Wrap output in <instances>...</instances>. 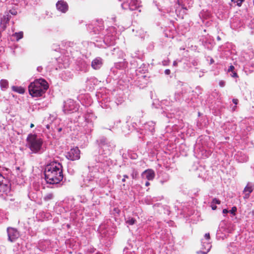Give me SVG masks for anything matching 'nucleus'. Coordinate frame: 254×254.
<instances>
[{"mask_svg":"<svg viewBox=\"0 0 254 254\" xmlns=\"http://www.w3.org/2000/svg\"><path fill=\"white\" fill-rule=\"evenodd\" d=\"M201 250L197 252V254H207L208 252L210 251L211 245L209 242L204 241V240H201Z\"/></svg>","mask_w":254,"mask_h":254,"instance_id":"nucleus-10","label":"nucleus"},{"mask_svg":"<svg viewBox=\"0 0 254 254\" xmlns=\"http://www.w3.org/2000/svg\"><path fill=\"white\" fill-rule=\"evenodd\" d=\"M37 70L39 72H41L42 70V67L41 66H38L37 68Z\"/></svg>","mask_w":254,"mask_h":254,"instance_id":"nucleus-43","label":"nucleus"},{"mask_svg":"<svg viewBox=\"0 0 254 254\" xmlns=\"http://www.w3.org/2000/svg\"><path fill=\"white\" fill-rule=\"evenodd\" d=\"M237 211V208L235 206H234L232 208L231 210H230L229 212H230L232 214L235 215V212Z\"/></svg>","mask_w":254,"mask_h":254,"instance_id":"nucleus-32","label":"nucleus"},{"mask_svg":"<svg viewBox=\"0 0 254 254\" xmlns=\"http://www.w3.org/2000/svg\"><path fill=\"white\" fill-rule=\"evenodd\" d=\"M204 238L205 239V240H204V241H206L208 242L210 239L209 233H206L204 235Z\"/></svg>","mask_w":254,"mask_h":254,"instance_id":"nucleus-35","label":"nucleus"},{"mask_svg":"<svg viewBox=\"0 0 254 254\" xmlns=\"http://www.w3.org/2000/svg\"><path fill=\"white\" fill-rule=\"evenodd\" d=\"M167 102V100H166V101H164V104H166V102Z\"/></svg>","mask_w":254,"mask_h":254,"instance_id":"nucleus-59","label":"nucleus"},{"mask_svg":"<svg viewBox=\"0 0 254 254\" xmlns=\"http://www.w3.org/2000/svg\"><path fill=\"white\" fill-rule=\"evenodd\" d=\"M128 176L127 175H124L123 176V178L122 180V182H125L126 179H128Z\"/></svg>","mask_w":254,"mask_h":254,"instance_id":"nucleus-38","label":"nucleus"},{"mask_svg":"<svg viewBox=\"0 0 254 254\" xmlns=\"http://www.w3.org/2000/svg\"><path fill=\"white\" fill-rule=\"evenodd\" d=\"M140 6V1L138 0H126V1L122 4L123 8L125 9H129L131 11L137 9Z\"/></svg>","mask_w":254,"mask_h":254,"instance_id":"nucleus-7","label":"nucleus"},{"mask_svg":"<svg viewBox=\"0 0 254 254\" xmlns=\"http://www.w3.org/2000/svg\"><path fill=\"white\" fill-rule=\"evenodd\" d=\"M103 65V60L97 57L93 60L91 63V66L94 69H99Z\"/></svg>","mask_w":254,"mask_h":254,"instance_id":"nucleus-12","label":"nucleus"},{"mask_svg":"<svg viewBox=\"0 0 254 254\" xmlns=\"http://www.w3.org/2000/svg\"><path fill=\"white\" fill-rule=\"evenodd\" d=\"M131 176L132 179H137L138 176V172L135 169H133L131 174Z\"/></svg>","mask_w":254,"mask_h":254,"instance_id":"nucleus-25","label":"nucleus"},{"mask_svg":"<svg viewBox=\"0 0 254 254\" xmlns=\"http://www.w3.org/2000/svg\"><path fill=\"white\" fill-rule=\"evenodd\" d=\"M164 179H160V182L161 184H163L169 180V176L167 174L164 175Z\"/></svg>","mask_w":254,"mask_h":254,"instance_id":"nucleus-26","label":"nucleus"},{"mask_svg":"<svg viewBox=\"0 0 254 254\" xmlns=\"http://www.w3.org/2000/svg\"><path fill=\"white\" fill-rule=\"evenodd\" d=\"M177 64H178V63H177V61H174V62H173V66H177Z\"/></svg>","mask_w":254,"mask_h":254,"instance_id":"nucleus-47","label":"nucleus"},{"mask_svg":"<svg viewBox=\"0 0 254 254\" xmlns=\"http://www.w3.org/2000/svg\"><path fill=\"white\" fill-rule=\"evenodd\" d=\"M12 90L14 91H15L16 92H18L20 94H23L25 92V89L21 87H18V86H12Z\"/></svg>","mask_w":254,"mask_h":254,"instance_id":"nucleus-21","label":"nucleus"},{"mask_svg":"<svg viewBox=\"0 0 254 254\" xmlns=\"http://www.w3.org/2000/svg\"><path fill=\"white\" fill-rule=\"evenodd\" d=\"M54 198V194L52 193H48L44 196V200L45 201H49Z\"/></svg>","mask_w":254,"mask_h":254,"instance_id":"nucleus-24","label":"nucleus"},{"mask_svg":"<svg viewBox=\"0 0 254 254\" xmlns=\"http://www.w3.org/2000/svg\"><path fill=\"white\" fill-rule=\"evenodd\" d=\"M164 73L166 75H169L171 73V71L169 69H167L165 70Z\"/></svg>","mask_w":254,"mask_h":254,"instance_id":"nucleus-40","label":"nucleus"},{"mask_svg":"<svg viewBox=\"0 0 254 254\" xmlns=\"http://www.w3.org/2000/svg\"><path fill=\"white\" fill-rule=\"evenodd\" d=\"M103 29V26L102 25L99 26V29H97V31H101V30Z\"/></svg>","mask_w":254,"mask_h":254,"instance_id":"nucleus-46","label":"nucleus"},{"mask_svg":"<svg viewBox=\"0 0 254 254\" xmlns=\"http://www.w3.org/2000/svg\"><path fill=\"white\" fill-rule=\"evenodd\" d=\"M48 87L47 82L44 79L40 78L31 82L28 86V89L32 96L39 97L45 93Z\"/></svg>","mask_w":254,"mask_h":254,"instance_id":"nucleus-3","label":"nucleus"},{"mask_svg":"<svg viewBox=\"0 0 254 254\" xmlns=\"http://www.w3.org/2000/svg\"><path fill=\"white\" fill-rule=\"evenodd\" d=\"M2 179H1V181H0V192H6L9 190V186L4 184L2 180Z\"/></svg>","mask_w":254,"mask_h":254,"instance_id":"nucleus-16","label":"nucleus"},{"mask_svg":"<svg viewBox=\"0 0 254 254\" xmlns=\"http://www.w3.org/2000/svg\"><path fill=\"white\" fill-rule=\"evenodd\" d=\"M232 101H233V103L235 105H237V104H238V99H233V100H232Z\"/></svg>","mask_w":254,"mask_h":254,"instance_id":"nucleus-41","label":"nucleus"},{"mask_svg":"<svg viewBox=\"0 0 254 254\" xmlns=\"http://www.w3.org/2000/svg\"><path fill=\"white\" fill-rule=\"evenodd\" d=\"M46 128H47V129H50V125H49V124L47 125H46Z\"/></svg>","mask_w":254,"mask_h":254,"instance_id":"nucleus-51","label":"nucleus"},{"mask_svg":"<svg viewBox=\"0 0 254 254\" xmlns=\"http://www.w3.org/2000/svg\"><path fill=\"white\" fill-rule=\"evenodd\" d=\"M27 146L34 153H38L42 148V139L35 134H29L26 139Z\"/></svg>","mask_w":254,"mask_h":254,"instance_id":"nucleus-4","label":"nucleus"},{"mask_svg":"<svg viewBox=\"0 0 254 254\" xmlns=\"http://www.w3.org/2000/svg\"><path fill=\"white\" fill-rule=\"evenodd\" d=\"M8 239L11 242H15L19 237V232L17 230L12 228L7 229Z\"/></svg>","mask_w":254,"mask_h":254,"instance_id":"nucleus-9","label":"nucleus"},{"mask_svg":"<svg viewBox=\"0 0 254 254\" xmlns=\"http://www.w3.org/2000/svg\"><path fill=\"white\" fill-rule=\"evenodd\" d=\"M140 37H141V38L143 37L144 36V33L143 32L142 33H141V34H140Z\"/></svg>","mask_w":254,"mask_h":254,"instance_id":"nucleus-53","label":"nucleus"},{"mask_svg":"<svg viewBox=\"0 0 254 254\" xmlns=\"http://www.w3.org/2000/svg\"><path fill=\"white\" fill-rule=\"evenodd\" d=\"M155 123L153 121H149L144 124V128L145 130L153 133L155 131Z\"/></svg>","mask_w":254,"mask_h":254,"instance_id":"nucleus-14","label":"nucleus"},{"mask_svg":"<svg viewBox=\"0 0 254 254\" xmlns=\"http://www.w3.org/2000/svg\"><path fill=\"white\" fill-rule=\"evenodd\" d=\"M181 96V93L180 92L175 93L172 96H170L169 100L171 102H174L177 101H179Z\"/></svg>","mask_w":254,"mask_h":254,"instance_id":"nucleus-17","label":"nucleus"},{"mask_svg":"<svg viewBox=\"0 0 254 254\" xmlns=\"http://www.w3.org/2000/svg\"><path fill=\"white\" fill-rule=\"evenodd\" d=\"M93 32L95 33V34H97L98 33V32H96V28H94Z\"/></svg>","mask_w":254,"mask_h":254,"instance_id":"nucleus-52","label":"nucleus"},{"mask_svg":"<svg viewBox=\"0 0 254 254\" xmlns=\"http://www.w3.org/2000/svg\"><path fill=\"white\" fill-rule=\"evenodd\" d=\"M236 108H237V106H236V105H235V106H234L233 107V108H232V111H234L236 110Z\"/></svg>","mask_w":254,"mask_h":254,"instance_id":"nucleus-50","label":"nucleus"},{"mask_svg":"<svg viewBox=\"0 0 254 254\" xmlns=\"http://www.w3.org/2000/svg\"><path fill=\"white\" fill-rule=\"evenodd\" d=\"M56 129L57 130V131H58V132H61V131L62 130L63 128H62V127H57V128H56Z\"/></svg>","mask_w":254,"mask_h":254,"instance_id":"nucleus-45","label":"nucleus"},{"mask_svg":"<svg viewBox=\"0 0 254 254\" xmlns=\"http://www.w3.org/2000/svg\"><path fill=\"white\" fill-rule=\"evenodd\" d=\"M135 221H136L135 219L132 217H129L126 218V223H127L130 225H133L135 223Z\"/></svg>","mask_w":254,"mask_h":254,"instance_id":"nucleus-23","label":"nucleus"},{"mask_svg":"<svg viewBox=\"0 0 254 254\" xmlns=\"http://www.w3.org/2000/svg\"><path fill=\"white\" fill-rule=\"evenodd\" d=\"M253 57H254V54L253 53H252L251 54V55H250V56H249V58H248L247 54H245V55H244V58L245 59L246 61H249L250 60L252 59L253 58Z\"/></svg>","mask_w":254,"mask_h":254,"instance_id":"nucleus-28","label":"nucleus"},{"mask_svg":"<svg viewBox=\"0 0 254 254\" xmlns=\"http://www.w3.org/2000/svg\"><path fill=\"white\" fill-rule=\"evenodd\" d=\"M1 179H3V176L0 174V181H1Z\"/></svg>","mask_w":254,"mask_h":254,"instance_id":"nucleus-54","label":"nucleus"},{"mask_svg":"<svg viewBox=\"0 0 254 254\" xmlns=\"http://www.w3.org/2000/svg\"><path fill=\"white\" fill-rule=\"evenodd\" d=\"M104 41L105 43L109 46H111L114 44V38L113 37H110L109 35L105 37Z\"/></svg>","mask_w":254,"mask_h":254,"instance_id":"nucleus-18","label":"nucleus"},{"mask_svg":"<svg viewBox=\"0 0 254 254\" xmlns=\"http://www.w3.org/2000/svg\"><path fill=\"white\" fill-rule=\"evenodd\" d=\"M99 147L104 154H109L115 148L116 145L114 141H109L106 137L102 136L97 140Z\"/></svg>","mask_w":254,"mask_h":254,"instance_id":"nucleus-5","label":"nucleus"},{"mask_svg":"<svg viewBox=\"0 0 254 254\" xmlns=\"http://www.w3.org/2000/svg\"><path fill=\"white\" fill-rule=\"evenodd\" d=\"M169 64V61L168 60H164L162 61V64L163 65H167Z\"/></svg>","mask_w":254,"mask_h":254,"instance_id":"nucleus-39","label":"nucleus"},{"mask_svg":"<svg viewBox=\"0 0 254 254\" xmlns=\"http://www.w3.org/2000/svg\"><path fill=\"white\" fill-rule=\"evenodd\" d=\"M112 19H113V21H115V17H112Z\"/></svg>","mask_w":254,"mask_h":254,"instance_id":"nucleus-57","label":"nucleus"},{"mask_svg":"<svg viewBox=\"0 0 254 254\" xmlns=\"http://www.w3.org/2000/svg\"><path fill=\"white\" fill-rule=\"evenodd\" d=\"M80 151L77 147L71 148L66 155V157L68 160L75 161L79 159Z\"/></svg>","mask_w":254,"mask_h":254,"instance_id":"nucleus-8","label":"nucleus"},{"mask_svg":"<svg viewBox=\"0 0 254 254\" xmlns=\"http://www.w3.org/2000/svg\"><path fill=\"white\" fill-rule=\"evenodd\" d=\"M56 7L59 11L63 13L66 12L68 8L67 3L64 0H59L56 4Z\"/></svg>","mask_w":254,"mask_h":254,"instance_id":"nucleus-11","label":"nucleus"},{"mask_svg":"<svg viewBox=\"0 0 254 254\" xmlns=\"http://www.w3.org/2000/svg\"><path fill=\"white\" fill-rule=\"evenodd\" d=\"M249 26L251 28L253 29L254 28V17L252 18L251 19L250 21V22H248Z\"/></svg>","mask_w":254,"mask_h":254,"instance_id":"nucleus-27","label":"nucleus"},{"mask_svg":"<svg viewBox=\"0 0 254 254\" xmlns=\"http://www.w3.org/2000/svg\"><path fill=\"white\" fill-rule=\"evenodd\" d=\"M105 157L101 155L98 157L94 156L89 159L88 168L89 170V174L84 177L83 180L82 186L84 187H88L89 188L90 191H93L98 186H100L98 184V179L92 176L91 173L95 171L100 172L99 168H102L105 166Z\"/></svg>","mask_w":254,"mask_h":254,"instance_id":"nucleus-1","label":"nucleus"},{"mask_svg":"<svg viewBox=\"0 0 254 254\" xmlns=\"http://www.w3.org/2000/svg\"><path fill=\"white\" fill-rule=\"evenodd\" d=\"M219 85H220V86L223 87L225 85V82L223 80H221L219 81Z\"/></svg>","mask_w":254,"mask_h":254,"instance_id":"nucleus-37","label":"nucleus"},{"mask_svg":"<svg viewBox=\"0 0 254 254\" xmlns=\"http://www.w3.org/2000/svg\"><path fill=\"white\" fill-rule=\"evenodd\" d=\"M210 206L212 210H215L217 208V206H216V204L212 203L211 201Z\"/></svg>","mask_w":254,"mask_h":254,"instance_id":"nucleus-36","label":"nucleus"},{"mask_svg":"<svg viewBox=\"0 0 254 254\" xmlns=\"http://www.w3.org/2000/svg\"><path fill=\"white\" fill-rule=\"evenodd\" d=\"M229 212V211L227 209H224L223 210V213L224 214H227Z\"/></svg>","mask_w":254,"mask_h":254,"instance_id":"nucleus-44","label":"nucleus"},{"mask_svg":"<svg viewBox=\"0 0 254 254\" xmlns=\"http://www.w3.org/2000/svg\"><path fill=\"white\" fill-rule=\"evenodd\" d=\"M234 69H235V67L233 65H231L229 66V68L228 69V72L230 73L231 72L233 71L234 70Z\"/></svg>","mask_w":254,"mask_h":254,"instance_id":"nucleus-34","label":"nucleus"},{"mask_svg":"<svg viewBox=\"0 0 254 254\" xmlns=\"http://www.w3.org/2000/svg\"><path fill=\"white\" fill-rule=\"evenodd\" d=\"M119 1H121L122 0H119Z\"/></svg>","mask_w":254,"mask_h":254,"instance_id":"nucleus-63","label":"nucleus"},{"mask_svg":"<svg viewBox=\"0 0 254 254\" xmlns=\"http://www.w3.org/2000/svg\"><path fill=\"white\" fill-rule=\"evenodd\" d=\"M142 176L148 180H152L155 177V173L152 170L148 169L142 173Z\"/></svg>","mask_w":254,"mask_h":254,"instance_id":"nucleus-13","label":"nucleus"},{"mask_svg":"<svg viewBox=\"0 0 254 254\" xmlns=\"http://www.w3.org/2000/svg\"><path fill=\"white\" fill-rule=\"evenodd\" d=\"M23 33L22 32H16L12 34V37L16 39V41H18L23 38Z\"/></svg>","mask_w":254,"mask_h":254,"instance_id":"nucleus-22","label":"nucleus"},{"mask_svg":"<svg viewBox=\"0 0 254 254\" xmlns=\"http://www.w3.org/2000/svg\"><path fill=\"white\" fill-rule=\"evenodd\" d=\"M101 254L97 253V254Z\"/></svg>","mask_w":254,"mask_h":254,"instance_id":"nucleus-62","label":"nucleus"},{"mask_svg":"<svg viewBox=\"0 0 254 254\" xmlns=\"http://www.w3.org/2000/svg\"><path fill=\"white\" fill-rule=\"evenodd\" d=\"M117 177H118V179H120L121 177V176L120 175H118L117 176Z\"/></svg>","mask_w":254,"mask_h":254,"instance_id":"nucleus-56","label":"nucleus"},{"mask_svg":"<svg viewBox=\"0 0 254 254\" xmlns=\"http://www.w3.org/2000/svg\"><path fill=\"white\" fill-rule=\"evenodd\" d=\"M212 202V203H213L215 204H219L221 202L220 200H219V199H218L216 198H213Z\"/></svg>","mask_w":254,"mask_h":254,"instance_id":"nucleus-33","label":"nucleus"},{"mask_svg":"<svg viewBox=\"0 0 254 254\" xmlns=\"http://www.w3.org/2000/svg\"><path fill=\"white\" fill-rule=\"evenodd\" d=\"M45 179L49 184H59L63 179V166L57 161H52L45 168Z\"/></svg>","mask_w":254,"mask_h":254,"instance_id":"nucleus-2","label":"nucleus"},{"mask_svg":"<svg viewBox=\"0 0 254 254\" xmlns=\"http://www.w3.org/2000/svg\"><path fill=\"white\" fill-rule=\"evenodd\" d=\"M147 76L146 75H141L140 76H138V81H140L141 79H144L145 81L144 83L146 84L147 81V79L146 78Z\"/></svg>","mask_w":254,"mask_h":254,"instance_id":"nucleus-29","label":"nucleus"},{"mask_svg":"<svg viewBox=\"0 0 254 254\" xmlns=\"http://www.w3.org/2000/svg\"><path fill=\"white\" fill-rule=\"evenodd\" d=\"M121 64H123L121 63H117L115 65L116 68H120L121 66Z\"/></svg>","mask_w":254,"mask_h":254,"instance_id":"nucleus-42","label":"nucleus"},{"mask_svg":"<svg viewBox=\"0 0 254 254\" xmlns=\"http://www.w3.org/2000/svg\"><path fill=\"white\" fill-rule=\"evenodd\" d=\"M214 61L213 60V59L212 58H211L210 61V64H212L214 63Z\"/></svg>","mask_w":254,"mask_h":254,"instance_id":"nucleus-48","label":"nucleus"},{"mask_svg":"<svg viewBox=\"0 0 254 254\" xmlns=\"http://www.w3.org/2000/svg\"><path fill=\"white\" fill-rule=\"evenodd\" d=\"M34 127V125L33 124H31V125H30V127H31V128H32V127Z\"/></svg>","mask_w":254,"mask_h":254,"instance_id":"nucleus-55","label":"nucleus"},{"mask_svg":"<svg viewBox=\"0 0 254 254\" xmlns=\"http://www.w3.org/2000/svg\"><path fill=\"white\" fill-rule=\"evenodd\" d=\"M230 73V75L233 77V78H237L238 77V74L237 73V72L234 70L233 71H232Z\"/></svg>","mask_w":254,"mask_h":254,"instance_id":"nucleus-31","label":"nucleus"},{"mask_svg":"<svg viewBox=\"0 0 254 254\" xmlns=\"http://www.w3.org/2000/svg\"><path fill=\"white\" fill-rule=\"evenodd\" d=\"M245 69H249L250 71H254V62H248L244 65Z\"/></svg>","mask_w":254,"mask_h":254,"instance_id":"nucleus-19","label":"nucleus"},{"mask_svg":"<svg viewBox=\"0 0 254 254\" xmlns=\"http://www.w3.org/2000/svg\"><path fill=\"white\" fill-rule=\"evenodd\" d=\"M90 125H92V123H90Z\"/></svg>","mask_w":254,"mask_h":254,"instance_id":"nucleus-61","label":"nucleus"},{"mask_svg":"<svg viewBox=\"0 0 254 254\" xmlns=\"http://www.w3.org/2000/svg\"><path fill=\"white\" fill-rule=\"evenodd\" d=\"M253 4L254 5V0H253Z\"/></svg>","mask_w":254,"mask_h":254,"instance_id":"nucleus-60","label":"nucleus"},{"mask_svg":"<svg viewBox=\"0 0 254 254\" xmlns=\"http://www.w3.org/2000/svg\"><path fill=\"white\" fill-rule=\"evenodd\" d=\"M231 1L234 2H236L238 6H241L244 0H236V1L235 0H232Z\"/></svg>","mask_w":254,"mask_h":254,"instance_id":"nucleus-30","label":"nucleus"},{"mask_svg":"<svg viewBox=\"0 0 254 254\" xmlns=\"http://www.w3.org/2000/svg\"><path fill=\"white\" fill-rule=\"evenodd\" d=\"M217 39L219 40L220 39V38L219 36H218L217 37Z\"/></svg>","mask_w":254,"mask_h":254,"instance_id":"nucleus-58","label":"nucleus"},{"mask_svg":"<svg viewBox=\"0 0 254 254\" xmlns=\"http://www.w3.org/2000/svg\"><path fill=\"white\" fill-rule=\"evenodd\" d=\"M253 188L252 185L249 183L246 187L245 188L244 192L245 193V198H248L250 196V194L253 191Z\"/></svg>","mask_w":254,"mask_h":254,"instance_id":"nucleus-15","label":"nucleus"},{"mask_svg":"<svg viewBox=\"0 0 254 254\" xmlns=\"http://www.w3.org/2000/svg\"><path fill=\"white\" fill-rule=\"evenodd\" d=\"M0 86L2 90H5L8 87V82L5 79H1L0 81Z\"/></svg>","mask_w":254,"mask_h":254,"instance_id":"nucleus-20","label":"nucleus"},{"mask_svg":"<svg viewBox=\"0 0 254 254\" xmlns=\"http://www.w3.org/2000/svg\"><path fill=\"white\" fill-rule=\"evenodd\" d=\"M145 185L146 186H149V185H150V183H149V182H148V181L146 182V183H145Z\"/></svg>","mask_w":254,"mask_h":254,"instance_id":"nucleus-49","label":"nucleus"},{"mask_svg":"<svg viewBox=\"0 0 254 254\" xmlns=\"http://www.w3.org/2000/svg\"><path fill=\"white\" fill-rule=\"evenodd\" d=\"M78 106L72 99H68L64 102L63 106V112L68 114L76 112L78 110Z\"/></svg>","mask_w":254,"mask_h":254,"instance_id":"nucleus-6","label":"nucleus"}]
</instances>
